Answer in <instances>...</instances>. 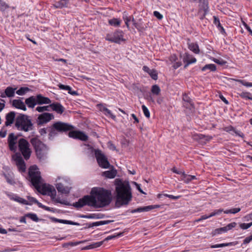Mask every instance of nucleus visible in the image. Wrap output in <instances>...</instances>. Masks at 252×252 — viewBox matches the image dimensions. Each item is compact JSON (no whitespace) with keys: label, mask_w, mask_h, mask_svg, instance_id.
<instances>
[{"label":"nucleus","mask_w":252,"mask_h":252,"mask_svg":"<svg viewBox=\"0 0 252 252\" xmlns=\"http://www.w3.org/2000/svg\"><path fill=\"white\" fill-rule=\"evenodd\" d=\"M91 196H85L80 199V208L88 205L95 208H99L109 205L112 201L111 192L103 188H93Z\"/></svg>","instance_id":"f257e3e1"},{"label":"nucleus","mask_w":252,"mask_h":252,"mask_svg":"<svg viewBox=\"0 0 252 252\" xmlns=\"http://www.w3.org/2000/svg\"><path fill=\"white\" fill-rule=\"evenodd\" d=\"M20 135H15L13 133L9 134L7 138L9 149L11 151L15 152L18 147L21 155L27 160L30 158L32 153V149L30 148L29 142L25 138H20L17 141L18 136Z\"/></svg>","instance_id":"f03ea898"},{"label":"nucleus","mask_w":252,"mask_h":252,"mask_svg":"<svg viewBox=\"0 0 252 252\" xmlns=\"http://www.w3.org/2000/svg\"><path fill=\"white\" fill-rule=\"evenodd\" d=\"M117 199L116 206L119 208L124 205H127L132 198L131 188L128 182H123L120 179L115 180Z\"/></svg>","instance_id":"7ed1b4c3"},{"label":"nucleus","mask_w":252,"mask_h":252,"mask_svg":"<svg viewBox=\"0 0 252 252\" xmlns=\"http://www.w3.org/2000/svg\"><path fill=\"white\" fill-rule=\"evenodd\" d=\"M74 127L73 126L67 123L62 122H56L53 125L51 128H49V139H52L54 136L57 135V132H59L65 133L68 132L69 137L79 139V131L74 130Z\"/></svg>","instance_id":"20e7f679"},{"label":"nucleus","mask_w":252,"mask_h":252,"mask_svg":"<svg viewBox=\"0 0 252 252\" xmlns=\"http://www.w3.org/2000/svg\"><path fill=\"white\" fill-rule=\"evenodd\" d=\"M30 143L34 148L37 158L40 162H45L48 158L49 147L37 137L32 138Z\"/></svg>","instance_id":"39448f33"},{"label":"nucleus","mask_w":252,"mask_h":252,"mask_svg":"<svg viewBox=\"0 0 252 252\" xmlns=\"http://www.w3.org/2000/svg\"><path fill=\"white\" fill-rule=\"evenodd\" d=\"M15 126L17 130L25 132H28L33 129V125L30 117L23 114H20L16 118Z\"/></svg>","instance_id":"423d86ee"},{"label":"nucleus","mask_w":252,"mask_h":252,"mask_svg":"<svg viewBox=\"0 0 252 252\" xmlns=\"http://www.w3.org/2000/svg\"><path fill=\"white\" fill-rule=\"evenodd\" d=\"M28 176L29 181L32 185L36 188V189L39 191L42 188L41 184L42 182V179L41 176V173L38 171V168L36 165L31 166L28 172Z\"/></svg>","instance_id":"0eeeda50"},{"label":"nucleus","mask_w":252,"mask_h":252,"mask_svg":"<svg viewBox=\"0 0 252 252\" xmlns=\"http://www.w3.org/2000/svg\"><path fill=\"white\" fill-rule=\"evenodd\" d=\"M123 233H120L118 234L117 235H113L108 236L102 241L93 243L89 244L85 247H83L81 245V244H82V243L85 242V241H80V249H81V250H86L93 249L99 247L103 244V243L104 241H107L110 240L115 239L117 237L122 236L123 235ZM86 241H85V242Z\"/></svg>","instance_id":"6e6552de"},{"label":"nucleus","mask_w":252,"mask_h":252,"mask_svg":"<svg viewBox=\"0 0 252 252\" xmlns=\"http://www.w3.org/2000/svg\"><path fill=\"white\" fill-rule=\"evenodd\" d=\"M94 154L98 164L100 167L105 169L110 167V164L108 161L107 158L104 154L102 153L101 150L95 149Z\"/></svg>","instance_id":"1a4fd4ad"},{"label":"nucleus","mask_w":252,"mask_h":252,"mask_svg":"<svg viewBox=\"0 0 252 252\" xmlns=\"http://www.w3.org/2000/svg\"><path fill=\"white\" fill-rule=\"evenodd\" d=\"M124 32L121 30H117L113 34H107L105 39L106 40L109 41L111 42L120 44L121 41H124L125 40L123 38Z\"/></svg>","instance_id":"9d476101"},{"label":"nucleus","mask_w":252,"mask_h":252,"mask_svg":"<svg viewBox=\"0 0 252 252\" xmlns=\"http://www.w3.org/2000/svg\"><path fill=\"white\" fill-rule=\"evenodd\" d=\"M12 158L16 162V165L19 170L21 172L26 171V163L22 157L20 153H15L13 156Z\"/></svg>","instance_id":"9b49d317"},{"label":"nucleus","mask_w":252,"mask_h":252,"mask_svg":"<svg viewBox=\"0 0 252 252\" xmlns=\"http://www.w3.org/2000/svg\"><path fill=\"white\" fill-rule=\"evenodd\" d=\"M40 189L41 190V193L42 194H47L51 197L52 200L55 199L56 196V190L53 186L49 185H47L46 184H43Z\"/></svg>","instance_id":"f8f14e48"},{"label":"nucleus","mask_w":252,"mask_h":252,"mask_svg":"<svg viewBox=\"0 0 252 252\" xmlns=\"http://www.w3.org/2000/svg\"><path fill=\"white\" fill-rule=\"evenodd\" d=\"M54 118V115L51 113L47 112L39 115L36 120L38 126H42L47 123Z\"/></svg>","instance_id":"ddd939ff"},{"label":"nucleus","mask_w":252,"mask_h":252,"mask_svg":"<svg viewBox=\"0 0 252 252\" xmlns=\"http://www.w3.org/2000/svg\"><path fill=\"white\" fill-rule=\"evenodd\" d=\"M183 61L185 63L184 68H186L190 64L195 63L196 59L192 55L186 53L183 56Z\"/></svg>","instance_id":"4468645a"},{"label":"nucleus","mask_w":252,"mask_h":252,"mask_svg":"<svg viewBox=\"0 0 252 252\" xmlns=\"http://www.w3.org/2000/svg\"><path fill=\"white\" fill-rule=\"evenodd\" d=\"M160 207V206L158 205H149L144 207H141L132 210L130 211L131 213H141L144 212H148L152 209H155L157 208H158Z\"/></svg>","instance_id":"2eb2a0df"},{"label":"nucleus","mask_w":252,"mask_h":252,"mask_svg":"<svg viewBox=\"0 0 252 252\" xmlns=\"http://www.w3.org/2000/svg\"><path fill=\"white\" fill-rule=\"evenodd\" d=\"M16 113L14 111H11L7 113L5 116L6 121L5 122V126H10L13 123L15 118Z\"/></svg>","instance_id":"dca6fc26"},{"label":"nucleus","mask_w":252,"mask_h":252,"mask_svg":"<svg viewBox=\"0 0 252 252\" xmlns=\"http://www.w3.org/2000/svg\"><path fill=\"white\" fill-rule=\"evenodd\" d=\"M183 100L184 102V105L187 108L191 109L194 107L192 100L186 94L183 95Z\"/></svg>","instance_id":"f3484780"},{"label":"nucleus","mask_w":252,"mask_h":252,"mask_svg":"<svg viewBox=\"0 0 252 252\" xmlns=\"http://www.w3.org/2000/svg\"><path fill=\"white\" fill-rule=\"evenodd\" d=\"M37 104L42 105L43 104H50L51 102V100L46 97L43 96L41 94H37L35 96Z\"/></svg>","instance_id":"a211bd4d"},{"label":"nucleus","mask_w":252,"mask_h":252,"mask_svg":"<svg viewBox=\"0 0 252 252\" xmlns=\"http://www.w3.org/2000/svg\"><path fill=\"white\" fill-rule=\"evenodd\" d=\"M113 220H101L99 221L94 222L90 223H86V226L84 228H90L94 226H99L101 225H105L109 224L112 222H113Z\"/></svg>","instance_id":"6ab92c4d"},{"label":"nucleus","mask_w":252,"mask_h":252,"mask_svg":"<svg viewBox=\"0 0 252 252\" xmlns=\"http://www.w3.org/2000/svg\"><path fill=\"white\" fill-rule=\"evenodd\" d=\"M143 70L145 72H147L153 79L155 80L158 79V73L156 70L154 69H151L149 68V67L146 65L143 67Z\"/></svg>","instance_id":"aec40b11"},{"label":"nucleus","mask_w":252,"mask_h":252,"mask_svg":"<svg viewBox=\"0 0 252 252\" xmlns=\"http://www.w3.org/2000/svg\"><path fill=\"white\" fill-rule=\"evenodd\" d=\"M56 187L59 192L64 194H67L70 191V188L68 186H65L61 183H57Z\"/></svg>","instance_id":"412c9836"},{"label":"nucleus","mask_w":252,"mask_h":252,"mask_svg":"<svg viewBox=\"0 0 252 252\" xmlns=\"http://www.w3.org/2000/svg\"><path fill=\"white\" fill-rule=\"evenodd\" d=\"M12 106L16 108L20 109L24 111L27 110L25 103L21 99H14L12 101Z\"/></svg>","instance_id":"4be33fe9"},{"label":"nucleus","mask_w":252,"mask_h":252,"mask_svg":"<svg viewBox=\"0 0 252 252\" xmlns=\"http://www.w3.org/2000/svg\"><path fill=\"white\" fill-rule=\"evenodd\" d=\"M51 108L57 112L58 114H62L64 110V108L59 103H53L50 104Z\"/></svg>","instance_id":"5701e85b"},{"label":"nucleus","mask_w":252,"mask_h":252,"mask_svg":"<svg viewBox=\"0 0 252 252\" xmlns=\"http://www.w3.org/2000/svg\"><path fill=\"white\" fill-rule=\"evenodd\" d=\"M25 103L29 108H33L37 104L36 97L34 96H31L25 99Z\"/></svg>","instance_id":"b1692460"},{"label":"nucleus","mask_w":252,"mask_h":252,"mask_svg":"<svg viewBox=\"0 0 252 252\" xmlns=\"http://www.w3.org/2000/svg\"><path fill=\"white\" fill-rule=\"evenodd\" d=\"M199 3L200 8L199 13H200L202 11L205 12V13H208L209 10L208 0H201Z\"/></svg>","instance_id":"393cba45"},{"label":"nucleus","mask_w":252,"mask_h":252,"mask_svg":"<svg viewBox=\"0 0 252 252\" xmlns=\"http://www.w3.org/2000/svg\"><path fill=\"white\" fill-rule=\"evenodd\" d=\"M17 88H13L11 86L7 87L4 90L5 95H7L8 97H12L15 95V91Z\"/></svg>","instance_id":"a878e982"},{"label":"nucleus","mask_w":252,"mask_h":252,"mask_svg":"<svg viewBox=\"0 0 252 252\" xmlns=\"http://www.w3.org/2000/svg\"><path fill=\"white\" fill-rule=\"evenodd\" d=\"M50 219L52 220V221L55 222H60L64 224H73V225H79V223L74 222L71 220H61L58 219L54 217L50 218Z\"/></svg>","instance_id":"bb28decb"},{"label":"nucleus","mask_w":252,"mask_h":252,"mask_svg":"<svg viewBox=\"0 0 252 252\" xmlns=\"http://www.w3.org/2000/svg\"><path fill=\"white\" fill-rule=\"evenodd\" d=\"M69 0H60L58 1H56L53 6L56 8H62L64 7H67Z\"/></svg>","instance_id":"cd10ccee"},{"label":"nucleus","mask_w":252,"mask_h":252,"mask_svg":"<svg viewBox=\"0 0 252 252\" xmlns=\"http://www.w3.org/2000/svg\"><path fill=\"white\" fill-rule=\"evenodd\" d=\"M105 215L102 214H92L88 215H80V218H88V219H102L104 217Z\"/></svg>","instance_id":"c85d7f7f"},{"label":"nucleus","mask_w":252,"mask_h":252,"mask_svg":"<svg viewBox=\"0 0 252 252\" xmlns=\"http://www.w3.org/2000/svg\"><path fill=\"white\" fill-rule=\"evenodd\" d=\"M188 47L190 50L192 51L195 54H198L199 53V49L198 45L195 43H189Z\"/></svg>","instance_id":"c756f323"},{"label":"nucleus","mask_w":252,"mask_h":252,"mask_svg":"<svg viewBox=\"0 0 252 252\" xmlns=\"http://www.w3.org/2000/svg\"><path fill=\"white\" fill-rule=\"evenodd\" d=\"M102 175L106 177L112 179L114 178L116 175V170H108L103 172Z\"/></svg>","instance_id":"7c9ffc66"},{"label":"nucleus","mask_w":252,"mask_h":252,"mask_svg":"<svg viewBox=\"0 0 252 252\" xmlns=\"http://www.w3.org/2000/svg\"><path fill=\"white\" fill-rule=\"evenodd\" d=\"M195 176L186 174L185 173L182 177V180L186 183H189L192 180L196 179Z\"/></svg>","instance_id":"2f4dec72"},{"label":"nucleus","mask_w":252,"mask_h":252,"mask_svg":"<svg viewBox=\"0 0 252 252\" xmlns=\"http://www.w3.org/2000/svg\"><path fill=\"white\" fill-rule=\"evenodd\" d=\"M26 217L31 219L32 221L38 222L39 220H43V219H39L36 214L32 213H28L26 214Z\"/></svg>","instance_id":"473e14b6"},{"label":"nucleus","mask_w":252,"mask_h":252,"mask_svg":"<svg viewBox=\"0 0 252 252\" xmlns=\"http://www.w3.org/2000/svg\"><path fill=\"white\" fill-rule=\"evenodd\" d=\"M240 97L245 99H250L252 100V94L249 92H242L240 93H238Z\"/></svg>","instance_id":"72a5a7b5"},{"label":"nucleus","mask_w":252,"mask_h":252,"mask_svg":"<svg viewBox=\"0 0 252 252\" xmlns=\"http://www.w3.org/2000/svg\"><path fill=\"white\" fill-rule=\"evenodd\" d=\"M31 90L28 87H21L19 90L16 91V93L19 95H23L31 91Z\"/></svg>","instance_id":"f704fd0d"},{"label":"nucleus","mask_w":252,"mask_h":252,"mask_svg":"<svg viewBox=\"0 0 252 252\" xmlns=\"http://www.w3.org/2000/svg\"><path fill=\"white\" fill-rule=\"evenodd\" d=\"M207 69H209L212 71H215L216 70V65L214 64H207L203 66L201 69L203 71H204Z\"/></svg>","instance_id":"c9c22d12"},{"label":"nucleus","mask_w":252,"mask_h":252,"mask_svg":"<svg viewBox=\"0 0 252 252\" xmlns=\"http://www.w3.org/2000/svg\"><path fill=\"white\" fill-rule=\"evenodd\" d=\"M13 200L20 203L21 204H24V205H31V203H29V202L24 199L23 198H21L18 196H15L13 198Z\"/></svg>","instance_id":"e433bc0d"},{"label":"nucleus","mask_w":252,"mask_h":252,"mask_svg":"<svg viewBox=\"0 0 252 252\" xmlns=\"http://www.w3.org/2000/svg\"><path fill=\"white\" fill-rule=\"evenodd\" d=\"M10 7L9 5L4 1V0H0V11L4 12L6 9Z\"/></svg>","instance_id":"4c0bfd02"},{"label":"nucleus","mask_w":252,"mask_h":252,"mask_svg":"<svg viewBox=\"0 0 252 252\" xmlns=\"http://www.w3.org/2000/svg\"><path fill=\"white\" fill-rule=\"evenodd\" d=\"M162 196H165V197H168V198H169L171 199L174 200H176L181 197L180 195L174 196L173 195H170V194H166V193L158 194V197L159 198L162 197Z\"/></svg>","instance_id":"58836bf2"},{"label":"nucleus","mask_w":252,"mask_h":252,"mask_svg":"<svg viewBox=\"0 0 252 252\" xmlns=\"http://www.w3.org/2000/svg\"><path fill=\"white\" fill-rule=\"evenodd\" d=\"M109 24L114 27H119L121 24V21L117 18H113L109 20Z\"/></svg>","instance_id":"ea45409f"},{"label":"nucleus","mask_w":252,"mask_h":252,"mask_svg":"<svg viewBox=\"0 0 252 252\" xmlns=\"http://www.w3.org/2000/svg\"><path fill=\"white\" fill-rule=\"evenodd\" d=\"M233 244L232 242L227 243H222L215 245H211L210 246L211 248H222L226 246H232Z\"/></svg>","instance_id":"a19ab883"},{"label":"nucleus","mask_w":252,"mask_h":252,"mask_svg":"<svg viewBox=\"0 0 252 252\" xmlns=\"http://www.w3.org/2000/svg\"><path fill=\"white\" fill-rule=\"evenodd\" d=\"M102 111L104 113V114L106 116H109L113 120H115L116 119V116L114 115H113L111 111L107 108L103 107Z\"/></svg>","instance_id":"79ce46f5"},{"label":"nucleus","mask_w":252,"mask_h":252,"mask_svg":"<svg viewBox=\"0 0 252 252\" xmlns=\"http://www.w3.org/2000/svg\"><path fill=\"white\" fill-rule=\"evenodd\" d=\"M50 104L48 106H38L36 108V110L39 112H43L44 111H50Z\"/></svg>","instance_id":"37998d69"},{"label":"nucleus","mask_w":252,"mask_h":252,"mask_svg":"<svg viewBox=\"0 0 252 252\" xmlns=\"http://www.w3.org/2000/svg\"><path fill=\"white\" fill-rule=\"evenodd\" d=\"M233 80L239 82L242 84L243 85L247 87H252V83L246 82L244 80L241 79H232Z\"/></svg>","instance_id":"c03bdc74"},{"label":"nucleus","mask_w":252,"mask_h":252,"mask_svg":"<svg viewBox=\"0 0 252 252\" xmlns=\"http://www.w3.org/2000/svg\"><path fill=\"white\" fill-rule=\"evenodd\" d=\"M151 92L154 94L158 95L160 92V89L157 85H154L152 87Z\"/></svg>","instance_id":"a18cd8bd"},{"label":"nucleus","mask_w":252,"mask_h":252,"mask_svg":"<svg viewBox=\"0 0 252 252\" xmlns=\"http://www.w3.org/2000/svg\"><path fill=\"white\" fill-rule=\"evenodd\" d=\"M136 29L139 32H143L146 30L147 28L149 26V23H147L146 25H143L142 23H139L138 25H137Z\"/></svg>","instance_id":"49530a36"},{"label":"nucleus","mask_w":252,"mask_h":252,"mask_svg":"<svg viewBox=\"0 0 252 252\" xmlns=\"http://www.w3.org/2000/svg\"><path fill=\"white\" fill-rule=\"evenodd\" d=\"M227 231L226 226H224L216 229L212 233L213 235H215L217 234H221L222 232H226Z\"/></svg>","instance_id":"de8ad7c7"},{"label":"nucleus","mask_w":252,"mask_h":252,"mask_svg":"<svg viewBox=\"0 0 252 252\" xmlns=\"http://www.w3.org/2000/svg\"><path fill=\"white\" fill-rule=\"evenodd\" d=\"M27 197L28 200V201L29 202V203H31V205L33 203H34L35 204H36L37 205V206L39 207V205H40L39 204H40L41 203L40 202H38L36 198H35L33 197H31L30 196H28Z\"/></svg>","instance_id":"09e8293b"},{"label":"nucleus","mask_w":252,"mask_h":252,"mask_svg":"<svg viewBox=\"0 0 252 252\" xmlns=\"http://www.w3.org/2000/svg\"><path fill=\"white\" fill-rule=\"evenodd\" d=\"M241 209L240 208H232L229 210H226L224 211V213L225 214H236L239 212H240Z\"/></svg>","instance_id":"8fccbe9b"},{"label":"nucleus","mask_w":252,"mask_h":252,"mask_svg":"<svg viewBox=\"0 0 252 252\" xmlns=\"http://www.w3.org/2000/svg\"><path fill=\"white\" fill-rule=\"evenodd\" d=\"M123 19L125 21L126 25L128 28H129V24H128V23L131 20V18L130 17H128L127 16V13L126 12H125L123 13Z\"/></svg>","instance_id":"3c124183"},{"label":"nucleus","mask_w":252,"mask_h":252,"mask_svg":"<svg viewBox=\"0 0 252 252\" xmlns=\"http://www.w3.org/2000/svg\"><path fill=\"white\" fill-rule=\"evenodd\" d=\"M142 109L145 117L149 118L150 116V113L147 107L145 105H143Z\"/></svg>","instance_id":"603ef678"},{"label":"nucleus","mask_w":252,"mask_h":252,"mask_svg":"<svg viewBox=\"0 0 252 252\" xmlns=\"http://www.w3.org/2000/svg\"><path fill=\"white\" fill-rule=\"evenodd\" d=\"M88 140V136L84 132L80 131V140L87 141Z\"/></svg>","instance_id":"864d4df0"},{"label":"nucleus","mask_w":252,"mask_h":252,"mask_svg":"<svg viewBox=\"0 0 252 252\" xmlns=\"http://www.w3.org/2000/svg\"><path fill=\"white\" fill-rule=\"evenodd\" d=\"M6 126L5 125L3 126L0 131V137L2 138H4L6 136V133H7V129L6 128Z\"/></svg>","instance_id":"5fc2aeb1"},{"label":"nucleus","mask_w":252,"mask_h":252,"mask_svg":"<svg viewBox=\"0 0 252 252\" xmlns=\"http://www.w3.org/2000/svg\"><path fill=\"white\" fill-rule=\"evenodd\" d=\"M39 208H41L45 210H46V211H50V212H55V210L53 208H50V207H49L48 206H45L44 205H43L42 203L39 204Z\"/></svg>","instance_id":"6e6d98bb"},{"label":"nucleus","mask_w":252,"mask_h":252,"mask_svg":"<svg viewBox=\"0 0 252 252\" xmlns=\"http://www.w3.org/2000/svg\"><path fill=\"white\" fill-rule=\"evenodd\" d=\"M224 130L231 133V134H233L232 132H233V131L235 130V128L231 126H229L225 127L224 128Z\"/></svg>","instance_id":"4d7b16f0"},{"label":"nucleus","mask_w":252,"mask_h":252,"mask_svg":"<svg viewBox=\"0 0 252 252\" xmlns=\"http://www.w3.org/2000/svg\"><path fill=\"white\" fill-rule=\"evenodd\" d=\"M252 225V222L249 223H243L240 224V227L243 229H247Z\"/></svg>","instance_id":"13d9d810"},{"label":"nucleus","mask_w":252,"mask_h":252,"mask_svg":"<svg viewBox=\"0 0 252 252\" xmlns=\"http://www.w3.org/2000/svg\"><path fill=\"white\" fill-rule=\"evenodd\" d=\"M222 212H223L222 209H218V210H216L210 214V217H212L213 216H215L220 215Z\"/></svg>","instance_id":"bf43d9fd"},{"label":"nucleus","mask_w":252,"mask_h":252,"mask_svg":"<svg viewBox=\"0 0 252 252\" xmlns=\"http://www.w3.org/2000/svg\"><path fill=\"white\" fill-rule=\"evenodd\" d=\"M58 86L61 90H64L68 91H70V87L69 86L59 84L58 85Z\"/></svg>","instance_id":"052dcab7"},{"label":"nucleus","mask_w":252,"mask_h":252,"mask_svg":"<svg viewBox=\"0 0 252 252\" xmlns=\"http://www.w3.org/2000/svg\"><path fill=\"white\" fill-rule=\"evenodd\" d=\"M237 225V223L235 222L229 223L226 226L227 229V231L232 229L233 228L235 227Z\"/></svg>","instance_id":"680f3d73"},{"label":"nucleus","mask_w":252,"mask_h":252,"mask_svg":"<svg viewBox=\"0 0 252 252\" xmlns=\"http://www.w3.org/2000/svg\"><path fill=\"white\" fill-rule=\"evenodd\" d=\"M252 241V234L248 237H247L244 240L243 244L245 245L249 243Z\"/></svg>","instance_id":"e2e57ef3"},{"label":"nucleus","mask_w":252,"mask_h":252,"mask_svg":"<svg viewBox=\"0 0 252 252\" xmlns=\"http://www.w3.org/2000/svg\"><path fill=\"white\" fill-rule=\"evenodd\" d=\"M213 18H214V24L216 25L217 28L220 27L221 24L220 23L219 19L215 16L213 17Z\"/></svg>","instance_id":"0e129e2a"},{"label":"nucleus","mask_w":252,"mask_h":252,"mask_svg":"<svg viewBox=\"0 0 252 252\" xmlns=\"http://www.w3.org/2000/svg\"><path fill=\"white\" fill-rule=\"evenodd\" d=\"M172 171L173 172L175 173H176L177 174H180V175H182V177L183 176V175H184L185 174V172L184 171H179L175 167H173L172 169Z\"/></svg>","instance_id":"69168bd1"},{"label":"nucleus","mask_w":252,"mask_h":252,"mask_svg":"<svg viewBox=\"0 0 252 252\" xmlns=\"http://www.w3.org/2000/svg\"><path fill=\"white\" fill-rule=\"evenodd\" d=\"M154 15L159 20H161L163 18V16L157 11L154 12Z\"/></svg>","instance_id":"338daca9"},{"label":"nucleus","mask_w":252,"mask_h":252,"mask_svg":"<svg viewBox=\"0 0 252 252\" xmlns=\"http://www.w3.org/2000/svg\"><path fill=\"white\" fill-rule=\"evenodd\" d=\"M108 147L110 149L112 150H115L116 149V146L111 141H109L108 143Z\"/></svg>","instance_id":"774afa93"}]
</instances>
